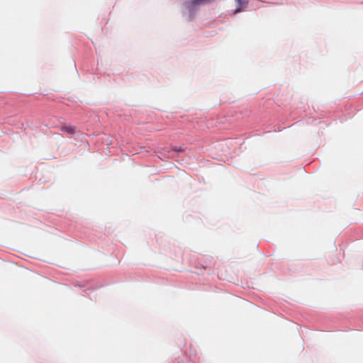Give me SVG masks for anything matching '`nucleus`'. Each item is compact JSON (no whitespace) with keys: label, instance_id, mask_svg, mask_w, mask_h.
I'll use <instances>...</instances> for the list:
<instances>
[{"label":"nucleus","instance_id":"obj_1","mask_svg":"<svg viewBox=\"0 0 363 363\" xmlns=\"http://www.w3.org/2000/svg\"><path fill=\"white\" fill-rule=\"evenodd\" d=\"M60 130L69 135H74L76 133L77 128L71 125H63L61 126Z\"/></svg>","mask_w":363,"mask_h":363},{"label":"nucleus","instance_id":"obj_2","mask_svg":"<svg viewBox=\"0 0 363 363\" xmlns=\"http://www.w3.org/2000/svg\"><path fill=\"white\" fill-rule=\"evenodd\" d=\"M239 11H240V8L236 9V10H235V13H238V12H239Z\"/></svg>","mask_w":363,"mask_h":363},{"label":"nucleus","instance_id":"obj_3","mask_svg":"<svg viewBox=\"0 0 363 363\" xmlns=\"http://www.w3.org/2000/svg\"><path fill=\"white\" fill-rule=\"evenodd\" d=\"M238 2H239L240 6H241V1L238 0Z\"/></svg>","mask_w":363,"mask_h":363}]
</instances>
